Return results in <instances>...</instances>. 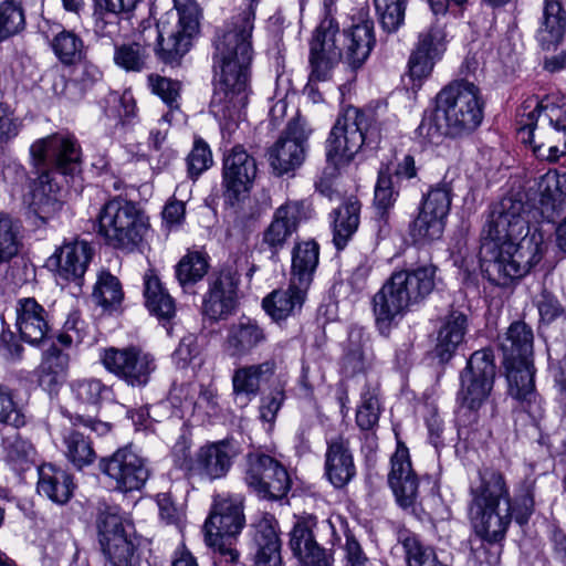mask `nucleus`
I'll use <instances>...</instances> for the list:
<instances>
[{
	"label": "nucleus",
	"mask_w": 566,
	"mask_h": 566,
	"mask_svg": "<svg viewBox=\"0 0 566 566\" xmlns=\"http://www.w3.org/2000/svg\"><path fill=\"white\" fill-rule=\"evenodd\" d=\"M209 263L200 252H188L176 265V277L184 290L201 281L207 274Z\"/></svg>",
	"instance_id": "obj_54"
},
{
	"label": "nucleus",
	"mask_w": 566,
	"mask_h": 566,
	"mask_svg": "<svg viewBox=\"0 0 566 566\" xmlns=\"http://www.w3.org/2000/svg\"><path fill=\"white\" fill-rule=\"evenodd\" d=\"M174 14L167 12L159 20H156L155 25L144 24V42L154 40L153 45L155 55L166 64L178 62L190 48V38L184 32L179 31L177 27L171 23Z\"/></svg>",
	"instance_id": "obj_21"
},
{
	"label": "nucleus",
	"mask_w": 566,
	"mask_h": 566,
	"mask_svg": "<svg viewBox=\"0 0 566 566\" xmlns=\"http://www.w3.org/2000/svg\"><path fill=\"white\" fill-rule=\"evenodd\" d=\"M244 481L260 499L269 501L286 497L292 488L286 468L275 458L261 452L247 454Z\"/></svg>",
	"instance_id": "obj_13"
},
{
	"label": "nucleus",
	"mask_w": 566,
	"mask_h": 566,
	"mask_svg": "<svg viewBox=\"0 0 566 566\" xmlns=\"http://www.w3.org/2000/svg\"><path fill=\"white\" fill-rule=\"evenodd\" d=\"M139 0H95V31L103 36L117 32L120 14H129Z\"/></svg>",
	"instance_id": "obj_46"
},
{
	"label": "nucleus",
	"mask_w": 566,
	"mask_h": 566,
	"mask_svg": "<svg viewBox=\"0 0 566 566\" xmlns=\"http://www.w3.org/2000/svg\"><path fill=\"white\" fill-rule=\"evenodd\" d=\"M179 452L184 458L179 462L181 469L193 471L209 480H216L227 475L238 454V449L232 440L224 439L200 447L193 460L189 458V448L186 443L175 446V454Z\"/></svg>",
	"instance_id": "obj_15"
},
{
	"label": "nucleus",
	"mask_w": 566,
	"mask_h": 566,
	"mask_svg": "<svg viewBox=\"0 0 566 566\" xmlns=\"http://www.w3.org/2000/svg\"><path fill=\"white\" fill-rule=\"evenodd\" d=\"M256 170L255 159L243 146L237 145L224 154L222 184L226 200L231 206L250 191L256 176Z\"/></svg>",
	"instance_id": "obj_17"
},
{
	"label": "nucleus",
	"mask_w": 566,
	"mask_h": 566,
	"mask_svg": "<svg viewBox=\"0 0 566 566\" xmlns=\"http://www.w3.org/2000/svg\"><path fill=\"white\" fill-rule=\"evenodd\" d=\"M174 6L178 15L177 29L186 35L196 33L199 29L200 10L195 0H174Z\"/></svg>",
	"instance_id": "obj_60"
},
{
	"label": "nucleus",
	"mask_w": 566,
	"mask_h": 566,
	"mask_svg": "<svg viewBox=\"0 0 566 566\" xmlns=\"http://www.w3.org/2000/svg\"><path fill=\"white\" fill-rule=\"evenodd\" d=\"M14 310L15 328L23 342L39 346L50 339L49 312L34 297L19 298Z\"/></svg>",
	"instance_id": "obj_25"
},
{
	"label": "nucleus",
	"mask_w": 566,
	"mask_h": 566,
	"mask_svg": "<svg viewBox=\"0 0 566 566\" xmlns=\"http://www.w3.org/2000/svg\"><path fill=\"white\" fill-rule=\"evenodd\" d=\"M140 230L138 203L122 196L105 202L98 213L97 235L114 249L133 251L142 239Z\"/></svg>",
	"instance_id": "obj_7"
},
{
	"label": "nucleus",
	"mask_w": 566,
	"mask_h": 566,
	"mask_svg": "<svg viewBox=\"0 0 566 566\" xmlns=\"http://www.w3.org/2000/svg\"><path fill=\"white\" fill-rule=\"evenodd\" d=\"M22 247L20 221L0 211V265L15 258Z\"/></svg>",
	"instance_id": "obj_50"
},
{
	"label": "nucleus",
	"mask_w": 566,
	"mask_h": 566,
	"mask_svg": "<svg viewBox=\"0 0 566 566\" xmlns=\"http://www.w3.org/2000/svg\"><path fill=\"white\" fill-rule=\"evenodd\" d=\"M408 0H374L381 27L387 32H396L405 21Z\"/></svg>",
	"instance_id": "obj_58"
},
{
	"label": "nucleus",
	"mask_w": 566,
	"mask_h": 566,
	"mask_svg": "<svg viewBox=\"0 0 566 566\" xmlns=\"http://www.w3.org/2000/svg\"><path fill=\"white\" fill-rule=\"evenodd\" d=\"M148 87L151 93L161 98L171 109L178 108V98L180 96L181 84L179 81L161 76L159 74H149L147 77Z\"/></svg>",
	"instance_id": "obj_59"
},
{
	"label": "nucleus",
	"mask_w": 566,
	"mask_h": 566,
	"mask_svg": "<svg viewBox=\"0 0 566 566\" xmlns=\"http://www.w3.org/2000/svg\"><path fill=\"white\" fill-rule=\"evenodd\" d=\"M307 291V287L294 284L292 280H290L286 290H275L270 293L263 298L262 306L272 319L276 322L285 319L301 311Z\"/></svg>",
	"instance_id": "obj_40"
},
{
	"label": "nucleus",
	"mask_w": 566,
	"mask_h": 566,
	"mask_svg": "<svg viewBox=\"0 0 566 566\" xmlns=\"http://www.w3.org/2000/svg\"><path fill=\"white\" fill-rule=\"evenodd\" d=\"M325 475L337 489L347 485L356 475V467L348 439L343 436L327 441Z\"/></svg>",
	"instance_id": "obj_30"
},
{
	"label": "nucleus",
	"mask_w": 566,
	"mask_h": 566,
	"mask_svg": "<svg viewBox=\"0 0 566 566\" xmlns=\"http://www.w3.org/2000/svg\"><path fill=\"white\" fill-rule=\"evenodd\" d=\"M416 133L418 137L431 144L439 143L443 136H449L443 112H439V102H436V107L432 111L423 113Z\"/></svg>",
	"instance_id": "obj_57"
},
{
	"label": "nucleus",
	"mask_w": 566,
	"mask_h": 566,
	"mask_svg": "<svg viewBox=\"0 0 566 566\" xmlns=\"http://www.w3.org/2000/svg\"><path fill=\"white\" fill-rule=\"evenodd\" d=\"M101 360L109 373L135 387L142 385L140 353L136 347L115 348L103 350Z\"/></svg>",
	"instance_id": "obj_33"
},
{
	"label": "nucleus",
	"mask_w": 566,
	"mask_h": 566,
	"mask_svg": "<svg viewBox=\"0 0 566 566\" xmlns=\"http://www.w3.org/2000/svg\"><path fill=\"white\" fill-rule=\"evenodd\" d=\"M139 0H95V31L103 36L117 32L120 14H129Z\"/></svg>",
	"instance_id": "obj_45"
},
{
	"label": "nucleus",
	"mask_w": 566,
	"mask_h": 566,
	"mask_svg": "<svg viewBox=\"0 0 566 566\" xmlns=\"http://www.w3.org/2000/svg\"><path fill=\"white\" fill-rule=\"evenodd\" d=\"M539 205L543 213L558 214L566 201V172L549 170L538 180Z\"/></svg>",
	"instance_id": "obj_47"
},
{
	"label": "nucleus",
	"mask_w": 566,
	"mask_h": 566,
	"mask_svg": "<svg viewBox=\"0 0 566 566\" xmlns=\"http://www.w3.org/2000/svg\"><path fill=\"white\" fill-rule=\"evenodd\" d=\"M92 258V248L86 241L75 240L64 243L48 260V265L65 281H76L83 277Z\"/></svg>",
	"instance_id": "obj_29"
},
{
	"label": "nucleus",
	"mask_w": 566,
	"mask_h": 566,
	"mask_svg": "<svg viewBox=\"0 0 566 566\" xmlns=\"http://www.w3.org/2000/svg\"><path fill=\"white\" fill-rule=\"evenodd\" d=\"M260 0H249L245 9L231 18L214 40V88L210 113L219 120H237L249 99L252 33Z\"/></svg>",
	"instance_id": "obj_1"
},
{
	"label": "nucleus",
	"mask_w": 566,
	"mask_h": 566,
	"mask_svg": "<svg viewBox=\"0 0 566 566\" xmlns=\"http://www.w3.org/2000/svg\"><path fill=\"white\" fill-rule=\"evenodd\" d=\"M381 138L380 125L373 109L349 107L337 117L326 139V160L335 169L347 166L363 148H375Z\"/></svg>",
	"instance_id": "obj_5"
},
{
	"label": "nucleus",
	"mask_w": 566,
	"mask_h": 566,
	"mask_svg": "<svg viewBox=\"0 0 566 566\" xmlns=\"http://www.w3.org/2000/svg\"><path fill=\"white\" fill-rule=\"evenodd\" d=\"M51 48L59 61L65 65L80 63L85 57L83 40L69 30L60 31L53 38Z\"/></svg>",
	"instance_id": "obj_51"
},
{
	"label": "nucleus",
	"mask_w": 566,
	"mask_h": 566,
	"mask_svg": "<svg viewBox=\"0 0 566 566\" xmlns=\"http://www.w3.org/2000/svg\"><path fill=\"white\" fill-rule=\"evenodd\" d=\"M30 154L36 167L51 166L62 175H73L80 168L82 151L75 136L56 133L35 140Z\"/></svg>",
	"instance_id": "obj_16"
},
{
	"label": "nucleus",
	"mask_w": 566,
	"mask_h": 566,
	"mask_svg": "<svg viewBox=\"0 0 566 566\" xmlns=\"http://www.w3.org/2000/svg\"><path fill=\"white\" fill-rule=\"evenodd\" d=\"M388 483L400 507H415L419 495V478L412 469L408 448L401 443H398L391 457Z\"/></svg>",
	"instance_id": "obj_26"
},
{
	"label": "nucleus",
	"mask_w": 566,
	"mask_h": 566,
	"mask_svg": "<svg viewBox=\"0 0 566 566\" xmlns=\"http://www.w3.org/2000/svg\"><path fill=\"white\" fill-rule=\"evenodd\" d=\"M30 211L46 222L56 217L63 208V190L55 180L54 171L44 170L30 184V191L24 196Z\"/></svg>",
	"instance_id": "obj_24"
},
{
	"label": "nucleus",
	"mask_w": 566,
	"mask_h": 566,
	"mask_svg": "<svg viewBox=\"0 0 566 566\" xmlns=\"http://www.w3.org/2000/svg\"><path fill=\"white\" fill-rule=\"evenodd\" d=\"M233 394L237 398H245L244 403L254 398L260 391V384L247 366L234 370L232 376Z\"/></svg>",
	"instance_id": "obj_63"
},
{
	"label": "nucleus",
	"mask_w": 566,
	"mask_h": 566,
	"mask_svg": "<svg viewBox=\"0 0 566 566\" xmlns=\"http://www.w3.org/2000/svg\"><path fill=\"white\" fill-rule=\"evenodd\" d=\"M75 483L73 475L52 463L39 468L38 492L53 503L65 504L73 496Z\"/></svg>",
	"instance_id": "obj_36"
},
{
	"label": "nucleus",
	"mask_w": 566,
	"mask_h": 566,
	"mask_svg": "<svg viewBox=\"0 0 566 566\" xmlns=\"http://www.w3.org/2000/svg\"><path fill=\"white\" fill-rule=\"evenodd\" d=\"M311 132L306 120L300 116L287 122L277 140L266 150L269 165L275 176H294L295 170L304 164Z\"/></svg>",
	"instance_id": "obj_12"
},
{
	"label": "nucleus",
	"mask_w": 566,
	"mask_h": 566,
	"mask_svg": "<svg viewBox=\"0 0 566 566\" xmlns=\"http://www.w3.org/2000/svg\"><path fill=\"white\" fill-rule=\"evenodd\" d=\"M319 261V245L314 240L297 242L292 250L291 277L294 284L310 289Z\"/></svg>",
	"instance_id": "obj_41"
},
{
	"label": "nucleus",
	"mask_w": 566,
	"mask_h": 566,
	"mask_svg": "<svg viewBox=\"0 0 566 566\" xmlns=\"http://www.w3.org/2000/svg\"><path fill=\"white\" fill-rule=\"evenodd\" d=\"M442 40L439 29L420 33L418 44L408 61L409 75L412 80L422 81L431 74L436 61L444 50Z\"/></svg>",
	"instance_id": "obj_31"
},
{
	"label": "nucleus",
	"mask_w": 566,
	"mask_h": 566,
	"mask_svg": "<svg viewBox=\"0 0 566 566\" xmlns=\"http://www.w3.org/2000/svg\"><path fill=\"white\" fill-rule=\"evenodd\" d=\"M266 342L264 328L249 317H242L230 325L226 339L227 348L233 357H242Z\"/></svg>",
	"instance_id": "obj_37"
},
{
	"label": "nucleus",
	"mask_w": 566,
	"mask_h": 566,
	"mask_svg": "<svg viewBox=\"0 0 566 566\" xmlns=\"http://www.w3.org/2000/svg\"><path fill=\"white\" fill-rule=\"evenodd\" d=\"M544 249L533 235L522 242L499 243L483 240L480 248V266L483 275L495 286L507 287L521 280L542 260Z\"/></svg>",
	"instance_id": "obj_4"
},
{
	"label": "nucleus",
	"mask_w": 566,
	"mask_h": 566,
	"mask_svg": "<svg viewBox=\"0 0 566 566\" xmlns=\"http://www.w3.org/2000/svg\"><path fill=\"white\" fill-rule=\"evenodd\" d=\"M212 163V154L209 145L202 138H197L191 151L187 156L189 177L197 179L203 171L211 167Z\"/></svg>",
	"instance_id": "obj_62"
},
{
	"label": "nucleus",
	"mask_w": 566,
	"mask_h": 566,
	"mask_svg": "<svg viewBox=\"0 0 566 566\" xmlns=\"http://www.w3.org/2000/svg\"><path fill=\"white\" fill-rule=\"evenodd\" d=\"M438 282V266L431 261L392 272L373 297V311L380 333L387 334L397 317L422 304Z\"/></svg>",
	"instance_id": "obj_2"
},
{
	"label": "nucleus",
	"mask_w": 566,
	"mask_h": 566,
	"mask_svg": "<svg viewBox=\"0 0 566 566\" xmlns=\"http://www.w3.org/2000/svg\"><path fill=\"white\" fill-rule=\"evenodd\" d=\"M241 502L217 495L205 523V542L228 564L235 566L240 554L232 547V539L244 525Z\"/></svg>",
	"instance_id": "obj_9"
},
{
	"label": "nucleus",
	"mask_w": 566,
	"mask_h": 566,
	"mask_svg": "<svg viewBox=\"0 0 566 566\" xmlns=\"http://www.w3.org/2000/svg\"><path fill=\"white\" fill-rule=\"evenodd\" d=\"M198 390L193 384L181 382L174 384L168 394V401L170 405L180 410H190L192 412L201 408V402L196 400Z\"/></svg>",
	"instance_id": "obj_61"
},
{
	"label": "nucleus",
	"mask_w": 566,
	"mask_h": 566,
	"mask_svg": "<svg viewBox=\"0 0 566 566\" xmlns=\"http://www.w3.org/2000/svg\"><path fill=\"white\" fill-rule=\"evenodd\" d=\"M307 218L308 209L303 200L286 201L275 209L262 238V243L270 250L271 258L279 254L289 238L296 232L300 223Z\"/></svg>",
	"instance_id": "obj_23"
},
{
	"label": "nucleus",
	"mask_w": 566,
	"mask_h": 566,
	"mask_svg": "<svg viewBox=\"0 0 566 566\" xmlns=\"http://www.w3.org/2000/svg\"><path fill=\"white\" fill-rule=\"evenodd\" d=\"M371 363L373 353L368 346V337L361 328L352 329L343 357V373L347 377L366 373L371 367Z\"/></svg>",
	"instance_id": "obj_42"
},
{
	"label": "nucleus",
	"mask_w": 566,
	"mask_h": 566,
	"mask_svg": "<svg viewBox=\"0 0 566 566\" xmlns=\"http://www.w3.org/2000/svg\"><path fill=\"white\" fill-rule=\"evenodd\" d=\"M496 377L494 354L491 348L475 350L460 373L457 400L461 407L478 411L491 397Z\"/></svg>",
	"instance_id": "obj_10"
},
{
	"label": "nucleus",
	"mask_w": 566,
	"mask_h": 566,
	"mask_svg": "<svg viewBox=\"0 0 566 566\" xmlns=\"http://www.w3.org/2000/svg\"><path fill=\"white\" fill-rule=\"evenodd\" d=\"M98 468L115 482L119 492L138 491L142 488V455L136 446L129 443L112 455L102 458Z\"/></svg>",
	"instance_id": "obj_19"
},
{
	"label": "nucleus",
	"mask_w": 566,
	"mask_h": 566,
	"mask_svg": "<svg viewBox=\"0 0 566 566\" xmlns=\"http://www.w3.org/2000/svg\"><path fill=\"white\" fill-rule=\"evenodd\" d=\"M470 514L478 534L502 541L512 521V503L504 474L493 468L479 471V483L470 489Z\"/></svg>",
	"instance_id": "obj_3"
},
{
	"label": "nucleus",
	"mask_w": 566,
	"mask_h": 566,
	"mask_svg": "<svg viewBox=\"0 0 566 566\" xmlns=\"http://www.w3.org/2000/svg\"><path fill=\"white\" fill-rule=\"evenodd\" d=\"M313 518L298 520L290 532V547L302 566H332L333 556L315 539Z\"/></svg>",
	"instance_id": "obj_28"
},
{
	"label": "nucleus",
	"mask_w": 566,
	"mask_h": 566,
	"mask_svg": "<svg viewBox=\"0 0 566 566\" xmlns=\"http://www.w3.org/2000/svg\"><path fill=\"white\" fill-rule=\"evenodd\" d=\"M208 283L202 313L212 321L224 319L237 306L239 275L230 269H223L212 274Z\"/></svg>",
	"instance_id": "obj_22"
},
{
	"label": "nucleus",
	"mask_w": 566,
	"mask_h": 566,
	"mask_svg": "<svg viewBox=\"0 0 566 566\" xmlns=\"http://www.w3.org/2000/svg\"><path fill=\"white\" fill-rule=\"evenodd\" d=\"M70 387L75 400L84 406H98L113 396L112 388L96 378L76 379Z\"/></svg>",
	"instance_id": "obj_53"
},
{
	"label": "nucleus",
	"mask_w": 566,
	"mask_h": 566,
	"mask_svg": "<svg viewBox=\"0 0 566 566\" xmlns=\"http://www.w3.org/2000/svg\"><path fill=\"white\" fill-rule=\"evenodd\" d=\"M69 361V355L51 342L34 370L39 386L50 395H56L66 381Z\"/></svg>",
	"instance_id": "obj_32"
},
{
	"label": "nucleus",
	"mask_w": 566,
	"mask_h": 566,
	"mask_svg": "<svg viewBox=\"0 0 566 566\" xmlns=\"http://www.w3.org/2000/svg\"><path fill=\"white\" fill-rule=\"evenodd\" d=\"M507 381V394L533 419L543 416L542 399L535 388L533 360L503 363Z\"/></svg>",
	"instance_id": "obj_18"
},
{
	"label": "nucleus",
	"mask_w": 566,
	"mask_h": 566,
	"mask_svg": "<svg viewBox=\"0 0 566 566\" xmlns=\"http://www.w3.org/2000/svg\"><path fill=\"white\" fill-rule=\"evenodd\" d=\"M534 302L542 323L551 324L565 314V308L558 298L547 289H543Z\"/></svg>",
	"instance_id": "obj_64"
},
{
	"label": "nucleus",
	"mask_w": 566,
	"mask_h": 566,
	"mask_svg": "<svg viewBox=\"0 0 566 566\" xmlns=\"http://www.w3.org/2000/svg\"><path fill=\"white\" fill-rule=\"evenodd\" d=\"M360 202L357 198H348L333 211V243L338 251L344 250L359 226Z\"/></svg>",
	"instance_id": "obj_44"
},
{
	"label": "nucleus",
	"mask_w": 566,
	"mask_h": 566,
	"mask_svg": "<svg viewBox=\"0 0 566 566\" xmlns=\"http://www.w3.org/2000/svg\"><path fill=\"white\" fill-rule=\"evenodd\" d=\"M98 542L112 566H133L139 542L134 523L120 514L118 506L103 504L96 517Z\"/></svg>",
	"instance_id": "obj_8"
},
{
	"label": "nucleus",
	"mask_w": 566,
	"mask_h": 566,
	"mask_svg": "<svg viewBox=\"0 0 566 566\" xmlns=\"http://www.w3.org/2000/svg\"><path fill=\"white\" fill-rule=\"evenodd\" d=\"M566 33V10L558 0H544L543 15L536 33L543 50L555 49Z\"/></svg>",
	"instance_id": "obj_39"
},
{
	"label": "nucleus",
	"mask_w": 566,
	"mask_h": 566,
	"mask_svg": "<svg viewBox=\"0 0 566 566\" xmlns=\"http://www.w3.org/2000/svg\"><path fill=\"white\" fill-rule=\"evenodd\" d=\"M399 190L394 186L392 174L389 165L382 164L378 170V177L374 191V207L376 213H390Z\"/></svg>",
	"instance_id": "obj_55"
},
{
	"label": "nucleus",
	"mask_w": 566,
	"mask_h": 566,
	"mask_svg": "<svg viewBox=\"0 0 566 566\" xmlns=\"http://www.w3.org/2000/svg\"><path fill=\"white\" fill-rule=\"evenodd\" d=\"M451 192L450 185L444 182L423 195L418 213L409 224V234L415 242L424 244L442 237L451 208Z\"/></svg>",
	"instance_id": "obj_14"
},
{
	"label": "nucleus",
	"mask_w": 566,
	"mask_h": 566,
	"mask_svg": "<svg viewBox=\"0 0 566 566\" xmlns=\"http://www.w3.org/2000/svg\"><path fill=\"white\" fill-rule=\"evenodd\" d=\"M25 24L24 9L20 2L6 0L0 3V43L20 34Z\"/></svg>",
	"instance_id": "obj_56"
},
{
	"label": "nucleus",
	"mask_w": 566,
	"mask_h": 566,
	"mask_svg": "<svg viewBox=\"0 0 566 566\" xmlns=\"http://www.w3.org/2000/svg\"><path fill=\"white\" fill-rule=\"evenodd\" d=\"M533 342L532 327L523 321L513 322L506 333L499 337L503 363L533 360Z\"/></svg>",
	"instance_id": "obj_34"
},
{
	"label": "nucleus",
	"mask_w": 566,
	"mask_h": 566,
	"mask_svg": "<svg viewBox=\"0 0 566 566\" xmlns=\"http://www.w3.org/2000/svg\"><path fill=\"white\" fill-rule=\"evenodd\" d=\"M468 331V315L458 310H451L438 332L433 354L440 363H448L463 343Z\"/></svg>",
	"instance_id": "obj_35"
},
{
	"label": "nucleus",
	"mask_w": 566,
	"mask_h": 566,
	"mask_svg": "<svg viewBox=\"0 0 566 566\" xmlns=\"http://www.w3.org/2000/svg\"><path fill=\"white\" fill-rule=\"evenodd\" d=\"M144 296L146 297L145 305L151 315L166 327L167 333L170 334L171 326H167L170 319L175 316V302L171 296L165 291L157 276H149L145 282Z\"/></svg>",
	"instance_id": "obj_48"
},
{
	"label": "nucleus",
	"mask_w": 566,
	"mask_h": 566,
	"mask_svg": "<svg viewBox=\"0 0 566 566\" xmlns=\"http://www.w3.org/2000/svg\"><path fill=\"white\" fill-rule=\"evenodd\" d=\"M345 34L339 31L338 22L326 9L324 19L313 31L310 40L308 63L312 81H328L334 67L343 60Z\"/></svg>",
	"instance_id": "obj_11"
},
{
	"label": "nucleus",
	"mask_w": 566,
	"mask_h": 566,
	"mask_svg": "<svg viewBox=\"0 0 566 566\" xmlns=\"http://www.w3.org/2000/svg\"><path fill=\"white\" fill-rule=\"evenodd\" d=\"M254 549V566H282L279 522L274 515L264 513L251 524Z\"/></svg>",
	"instance_id": "obj_27"
},
{
	"label": "nucleus",
	"mask_w": 566,
	"mask_h": 566,
	"mask_svg": "<svg viewBox=\"0 0 566 566\" xmlns=\"http://www.w3.org/2000/svg\"><path fill=\"white\" fill-rule=\"evenodd\" d=\"M408 566H449L438 559L436 551L420 542L417 535L405 532L399 535Z\"/></svg>",
	"instance_id": "obj_52"
},
{
	"label": "nucleus",
	"mask_w": 566,
	"mask_h": 566,
	"mask_svg": "<svg viewBox=\"0 0 566 566\" xmlns=\"http://www.w3.org/2000/svg\"><path fill=\"white\" fill-rule=\"evenodd\" d=\"M346 36L343 59L353 69H359L376 44L373 21L366 20L343 32Z\"/></svg>",
	"instance_id": "obj_38"
},
{
	"label": "nucleus",
	"mask_w": 566,
	"mask_h": 566,
	"mask_svg": "<svg viewBox=\"0 0 566 566\" xmlns=\"http://www.w3.org/2000/svg\"><path fill=\"white\" fill-rule=\"evenodd\" d=\"M439 112H443L449 137H461L474 132L483 119L484 101L480 88L468 80H455L436 96Z\"/></svg>",
	"instance_id": "obj_6"
},
{
	"label": "nucleus",
	"mask_w": 566,
	"mask_h": 566,
	"mask_svg": "<svg viewBox=\"0 0 566 566\" xmlns=\"http://www.w3.org/2000/svg\"><path fill=\"white\" fill-rule=\"evenodd\" d=\"M92 297L104 312L118 311L124 298L119 280L109 272H102L95 283Z\"/></svg>",
	"instance_id": "obj_49"
},
{
	"label": "nucleus",
	"mask_w": 566,
	"mask_h": 566,
	"mask_svg": "<svg viewBox=\"0 0 566 566\" xmlns=\"http://www.w3.org/2000/svg\"><path fill=\"white\" fill-rule=\"evenodd\" d=\"M524 211L523 201L512 197L503 198L493 205L486 223L488 235L483 240L514 242L527 229Z\"/></svg>",
	"instance_id": "obj_20"
},
{
	"label": "nucleus",
	"mask_w": 566,
	"mask_h": 566,
	"mask_svg": "<svg viewBox=\"0 0 566 566\" xmlns=\"http://www.w3.org/2000/svg\"><path fill=\"white\" fill-rule=\"evenodd\" d=\"M61 451L66 460L77 470L94 463L96 452L90 437L81 432L77 427L64 429L62 432Z\"/></svg>",
	"instance_id": "obj_43"
}]
</instances>
